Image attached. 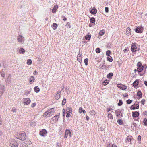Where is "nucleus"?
<instances>
[{
	"mask_svg": "<svg viewBox=\"0 0 147 147\" xmlns=\"http://www.w3.org/2000/svg\"><path fill=\"white\" fill-rule=\"evenodd\" d=\"M16 138L20 140L24 141L26 139V133L23 131L20 132L18 134L17 137Z\"/></svg>",
	"mask_w": 147,
	"mask_h": 147,
	"instance_id": "1",
	"label": "nucleus"
},
{
	"mask_svg": "<svg viewBox=\"0 0 147 147\" xmlns=\"http://www.w3.org/2000/svg\"><path fill=\"white\" fill-rule=\"evenodd\" d=\"M137 66L138 67L137 70L139 72H141L143 70L144 66H142V64L140 62L138 63Z\"/></svg>",
	"mask_w": 147,
	"mask_h": 147,
	"instance_id": "2",
	"label": "nucleus"
},
{
	"mask_svg": "<svg viewBox=\"0 0 147 147\" xmlns=\"http://www.w3.org/2000/svg\"><path fill=\"white\" fill-rule=\"evenodd\" d=\"M11 74H9L7 77V80H5L6 83V85L9 86L11 83Z\"/></svg>",
	"mask_w": 147,
	"mask_h": 147,
	"instance_id": "3",
	"label": "nucleus"
},
{
	"mask_svg": "<svg viewBox=\"0 0 147 147\" xmlns=\"http://www.w3.org/2000/svg\"><path fill=\"white\" fill-rule=\"evenodd\" d=\"M5 86L0 84V97H1L3 93L5 91Z\"/></svg>",
	"mask_w": 147,
	"mask_h": 147,
	"instance_id": "4",
	"label": "nucleus"
},
{
	"mask_svg": "<svg viewBox=\"0 0 147 147\" xmlns=\"http://www.w3.org/2000/svg\"><path fill=\"white\" fill-rule=\"evenodd\" d=\"M143 30V27L142 26H138L137 27L135 30L136 32L138 33H142Z\"/></svg>",
	"mask_w": 147,
	"mask_h": 147,
	"instance_id": "5",
	"label": "nucleus"
},
{
	"mask_svg": "<svg viewBox=\"0 0 147 147\" xmlns=\"http://www.w3.org/2000/svg\"><path fill=\"white\" fill-rule=\"evenodd\" d=\"M9 145L11 147H18L17 142L14 140H12L10 142Z\"/></svg>",
	"mask_w": 147,
	"mask_h": 147,
	"instance_id": "6",
	"label": "nucleus"
},
{
	"mask_svg": "<svg viewBox=\"0 0 147 147\" xmlns=\"http://www.w3.org/2000/svg\"><path fill=\"white\" fill-rule=\"evenodd\" d=\"M131 50L132 52L139 51V49H137L136 46L134 44H132L131 46Z\"/></svg>",
	"mask_w": 147,
	"mask_h": 147,
	"instance_id": "7",
	"label": "nucleus"
},
{
	"mask_svg": "<svg viewBox=\"0 0 147 147\" xmlns=\"http://www.w3.org/2000/svg\"><path fill=\"white\" fill-rule=\"evenodd\" d=\"M24 37L21 35H19L18 36L17 40L20 43H22V41L24 40Z\"/></svg>",
	"mask_w": 147,
	"mask_h": 147,
	"instance_id": "8",
	"label": "nucleus"
},
{
	"mask_svg": "<svg viewBox=\"0 0 147 147\" xmlns=\"http://www.w3.org/2000/svg\"><path fill=\"white\" fill-rule=\"evenodd\" d=\"M69 134V136L70 137H71V132L69 129H66L65 131V135L64 136V138H67Z\"/></svg>",
	"mask_w": 147,
	"mask_h": 147,
	"instance_id": "9",
	"label": "nucleus"
},
{
	"mask_svg": "<svg viewBox=\"0 0 147 147\" xmlns=\"http://www.w3.org/2000/svg\"><path fill=\"white\" fill-rule=\"evenodd\" d=\"M24 100L23 103L24 105H28L30 104L31 102V100L30 98H26L24 99Z\"/></svg>",
	"mask_w": 147,
	"mask_h": 147,
	"instance_id": "10",
	"label": "nucleus"
},
{
	"mask_svg": "<svg viewBox=\"0 0 147 147\" xmlns=\"http://www.w3.org/2000/svg\"><path fill=\"white\" fill-rule=\"evenodd\" d=\"M47 133V131L45 129H43L40 131L39 134L42 136H44Z\"/></svg>",
	"mask_w": 147,
	"mask_h": 147,
	"instance_id": "11",
	"label": "nucleus"
},
{
	"mask_svg": "<svg viewBox=\"0 0 147 147\" xmlns=\"http://www.w3.org/2000/svg\"><path fill=\"white\" fill-rule=\"evenodd\" d=\"M127 140L126 142H130V144H131V141L133 140V139L132 138L131 136H128L126 139Z\"/></svg>",
	"mask_w": 147,
	"mask_h": 147,
	"instance_id": "12",
	"label": "nucleus"
},
{
	"mask_svg": "<svg viewBox=\"0 0 147 147\" xmlns=\"http://www.w3.org/2000/svg\"><path fill=\"white\" fill-rule=\"evenodd\" d=\"M117 86L119 88H121V89L124 90L126 89L127 87L124 86H123L122 84H118L117 85Z\"/></svg>",
	"mask_w": 147,
	"mask_h": 147,
	"instance_id": "13",
	"label": "nucleus"
},
{
	"mask_svg": "<svg viewBox=\"0 0 147 147\" xmlns=\"http://www.w3.org/2000/svg\"><path fill=\"white\" fill-rule=\"evenodd\" d=\"M51 116V115H50L48 111L45 112L43 115V116L45 117H50Z\"/></svg>",
	"mask_w": 147,
	"mask_h": 147,
	"instance_id": "14",
	"label": "nucleus"
},
{
	"mask_svg": "<svg viewBox=\"0 0 147 147\" xmlns=\"http://www.w3.org/2000/svg\"><path fill=\"white\" fill-rule=\"evenodd\" d=\"M139 115V112L137 111L132 112V115L133 117H138Z\"/></svg>",
	"mask_w": 147,
	"mask_h": 147,
	"instance_id": "15",
	"label": "nucleus"
},
{
	"mask_svg": "<svg viewBox=\"0 0 147 147\" xmlns=\"http://www.w3.org/2000/svg\"><path fill=\"white\" fill-rule=\"evenodd\" d=\"M49 113V114L51 116L54 113V108H52L49 109L47 111Z\"/></svg>",
	"mask_w": 147,
	"mask_h": 147,
	"instance_id": "16",
	"label": "nucleus"
},
{
	"mask_svg": "<svg viewBox=\"0 0 147 147\" xmlns=\"http://www.w3.org/2000/svg\"><path fill=\"white\" fill-rule=\"evenodd\" d=\"M58 6L57 5H55L53 8L52 9V12L53 13H56V10L58 9Z\"/></svg>",
	"mask_w": 147,
	"mask_h": 147,
	"instance_id": "17",
	"label": "nucleus"
},
{
	"mask_svg": "<svg viewBox=\"0 0 147 147\" xmlns=\"http://www.w3.org/2000/svg\"><path fill=\"white\" fill-rule=\"evenodd\" d=\"M25 51L24 49L22 48H20L19 50V52L20 54H24Z\"/></svg>",
	"mask_w": 147,
	"mask_h": 147,
	"instance_id": "18",
	"label": "nucleus"
},
{
	"mask_svg": "<svg viewBox=\"0 0 147 147\" xmlns=\"http://www.w3.org/2000/svg\"><path fill=\"white\" fill-rule=\"evenodd\" d=\"M139 81L137 80H136L133 83V85L134 87L138 85Z\"/></svg>",
	"mask_w": 147,
	"mask_h": 147,
	"instance_id": "19",
	"label": "nucleus"
},
{
	"mask_svg": "<svg viewBox=\"0 0 147 147\" xmlns=\"http://www.w3.org/2000/svg\"><path fill=\"white\" fill-rule=\"evenodd\" d=\"M113 76V74L112 73H110L107 75V78L109 79H111L112 76Z\"/></svg>",
	"mask_w": 147,
	"mask_h": 147,
	"instance_id": "20",
	"label": "nucleus"
},
{
	"mask_svg": "<svg viewBox=\"0 0 147 147\" xmlns=\"http://www.w3.org/2000/svg\"><path fill=\"white\" fill-rule=\"evenodd\" d=\"M97 12V10L96 9H92L90 10V13L93 14H96Z\"/></svg>",
	"mask_w": 147,
	"mask_h": 147,
	"instance_id": "21",
	"label": "nucleus"
},
{
	"mask_svg": "<svg viewBox=\"0 0 147 147\" xmlns=\"http://www.w3.org/2000/svg\"><path fill=\"white\" fill-rule=\"evenodd\" d=\"M79 112L81 113L82 112H83V113H86V111L84 110H83L82 108L81 107H80L79 108Z\"/></svg>",
	"mask_w": 147,
	"mask_h": 147,
	"instance_id": "22",
	"label": "nucleus"
},
{
	"mask_svg": "<svg viewBox=\"0 0 147 147\" xmlns=\"http://www.w3.org/2000/svg\"><path fill=\"white\" fill-rule=\"evenodd\" d=\"M91 35H87L85 36V38L86 40H89L91 38Z\"/></svg>",
	"mask_w": 147,
	"mask_h": 147,
	"instance_id": "23",
	"label": "nucleus"
},
{
	"mask_svg": "<svg viewBox=\"0 0 147 147\" xmlns=\"http://www.w3.org/2000/svg\"><path fill=\"white\" fill-rule=\"evenodd\" d=\"M34 91L36 93H38L40 91V89L38 87V86H36L34 88Z\"/></svg>",
	"mask_w": 147,
	"mask_h": 147,
	"instance_id": "24",
	"label": "nucleus"
},
{
	"mask_svg": "<svg viewBox=\"0 0 147 147\" xmlns=\"http://www.w3.org/2000/svg\"><path fill=\"white\" fill-rule=\"evenodd\" d=\"M54 30H55L57 27V24L56 23H54L52 25Z\"/></svg>",
	"mask_w": 147,
	"mask_h": 147,
	"instance_id": "25",
	"label": "nucleus"
},
{
	"mask_svg": "<svg viewBox=\"0 0 147 147\" xmlns=\"http://www.w3.org/2000/svg\"><path fill=\"white\" fill-rule=\"evenodd\" d=\"M137 95L139 98H141L142 97V93L141 91H139L137 92Z\"/></svg>",
	"mask_w": 147,
	"mask_h": 147,
	"instance_id": "26",
	"label": "nucleus"
},
{
	"mask_svg": "<svg viewBox=\"0 0 147 147\" xmlns=\"http://www.w3.org/2000/svg\"><path fill=\"white\" fill-rule=\"evenodd\" d=\"M58 115H56L52 118V119L55 121L56 122L58 120Z\"/></svg>",
	"mask_w": 147,
	"mask_h": 147,
	"instance_id": "27",
	"label": "nucleus"
},
{
	"mask_svg": "<svg viewBox=\"0 0 147 147\" xmlns=\"http://www.w3.org/2000/svg\"><path fill=\"white\" fill-rule=\"evenodd\" d=\"M60 97V94L59 93H57L55 96V98L56 99H59Z\"/></svg>",
	"mask_w": 147,
	"mask_h": 147,
	"instance_id": "28",
	"label": "nucleus"
},
{
	"mask_svg": "<svg viewBox=\"0 0 147 147\" xmlns=\"http://www.w3.org/2000/svg\"><path fill=\"white\" fill-rule=\"evenodd\" d=\"M21 147H28V145L25 143L23 142L21 145Z\"/></svg>",
	"mask_w": 147,
	"mask_h": 147,
	"instance_id": "29",
	"label": "nucleus"
},
{
	"mask_svg": "<svg viewBox=\"0 0 147 147\" xmlns=\"http://www.w3.org/2000/svg\"><path fill=\"white\" fill-rule=\"evenodd\" d=\"M144 125L147 126V119L145 118L143 119Z\"/></svg>",
	"mask_w": 147,
	"mask_h": 147,
	"instance_id": "30",
	"label": "nucleus"
},
{
	"mask_svg": "<svg viewBox=\"0 0 147 147\" xmlns=\"http://www.w3.org/2000/svg\"><path fill=\"white\" fill-rule=\"evenodd\" d=\"M121 113L120 111H118L117 110L115 111V113L116 115V116L117 117H119L121 115L120 113Z\"/></svg>",
	"mask_w": 147,
	"mask_h": 147,
	"instance_id": "31",
	"label": "nucleus"
},
{
	"mask_svg": "<svg viewBox=\"0 0 147 147\" xmlns=\"http://www.w3.org/2000/svg\"><path fill=\"white\" fill-rule=\"evenodd\" d=\"M90 22L93 23H94L95 22V20L94 17H92L90 18Z\"/></svg>",
	"mask_w": 147,
	"mask_h": 147,
	"instance_id": "32",
	"label": "nucleus"
},
{
	"mask_svg": "<svg viewBox=\"0 0 147 147\" xmlns=\"http://www.w3.org/2000/svg\"><path fill=\"white\" fill-rule=\"evenodd\" d=\"M126 33L127 34H129L131 32V29L129 27H127L126 30Z\"/></svg>",
	"mask_w": 147,
	"mask_h": 147,
	"instance_id": "33",
	"label": "nucleus"
},
{
	"mask_svg": "<svg viewBox=\"0 0 147 147\" xmlns=\"http://www.w3.org/2000/svg\"><path fill=\"white\" fill-rule=\"evenodd\" d=\"M117 123L119 124L120 125H122L123 123V121L121 119H119L118 120Z\"/></svg>",
	"mask_w": 147,
	"mask_h": 147,
	"instance_id": "34",
	"label": "nucleus"
},
{
	"mask_svg": "<svg viewBox=\"0 0 147 147\" xmlns=\"http://www.w3.org/2000/svg\"><path fill=\"white\" fill-rule=\"evenodd\" d=\"M32 63V60L30 59H28L27 62V63L28 65H30Z\"/></svg>",
	"mask_w": 147,
	"mask_h": 147,
	"instance_id": "35",
	"label": "nucleus"
},
{
	"mask_svg": "<svg viewBox=\"0 0 147 147\" xmlns=\"http://www.w3.org/2000/svg\"><path fill=\"white\" fill-rule=\"evenodd\" d=\"M34 79H35L34 78V77L32 76L30 79V84L32 83V82H34L33 81L34 80Z\"/></svg>",
	"mask_w": 147,
	"mask_h": 147,
	"instance_id": "36",
	"label": "nucleus"
},
{
	"mask_svg": "<svg viewBox=\"0 0 147 147\" xmlns=\"http://www.w3.org/2000/svg\"><path fill=\"white\" fill-rule=\"evenodd\" d=\"M111 53V52L110 50H108L106 52V55L107 56H110L109 55Z\"/></svg>",
	"mask_w": 147,
	"mask_h": 147,
	"instance_id": "37",
	"label": "nucleus"
},
{
	"mask_svg": "<svg viewBox=\"0 0 147 147\" xmlns=\"http://www.w3.org/2000/svg\"><path fill=\"white\" fill-rule=\"evenodd\" d=\"M88 59L87 58H86L84 60V63L86 65H87L88 64Z\"/></svg>",
	"mask_w": 147,
	"mask_h": 147,
	"instance_id": "38",
	"label": "nucleus"
},
{
	"mask_svg": "<svg viewBox=\"0 0 147 147\" xmlns=\"http://www.w3.org/2000/svg\"><path fill=\"white\" fill-rule=\"evenodd\" d=\"M66 113L71 112V113L72 110L71 108L68 107L66 109Z\"/></svg>",
	"mask_w": 147,
	"mask_h": 147,
	"instance_id": "39",
	"label": "nucleus"
},
{
	"mask_svg": "<svg viewBox=\"0 0 147 147\" xmlns=\"http://www.w3.org/2000/svg\"><path fill=\"white\" fill-rule=\"evenodd\" d=\"M136 124L135 123L133 122L132 123V124L131 125V127L133 129H134V127H136Z\"/></svg>",
	"mask_w": 147,
	"mask_h": 147,
	"instance_id": "40",
	"label": "nucleus"
},
{
	"mask_svg": "<svg viewBox=\"0 0 147 147\" xmlns=\"http://www.w3.org/2000/svg\"><path fill=\"white\" fill-rule=\"evenodd\" d=\"M108 118L110 119H113V116L112 115L111 113L108 114Z\"/></svg>",
	"mask_w": 147,
	"mask_h": 147,
	"instance_id": "41",
	"label": "nucleus"
},
{
	"mask_svg": "<svg viewBox=\"0 0 147 147\" xmlns=\"http://www.w3.org/2000/svg\"><path fill=\"white\" fill-rule=\"evenodd\" d=\"M109 56L110 57H107V60L110 62H112L113 61V59L111 56Z\"/></svg>",
	"mask_w": 147,
	"mask_h": 147,
	"instance_id": "42",
	"label": "nucleus"
},
{
	"mask_svg": "<svg viewBox=\"0 0 147 147\" xmlns=\"http://www.w3.org/2000/svg\"><path fill=\"white\" fill-rule=\"evenodd\" d=\"M96 52L98 53H100V49L99 48H97L96 49Z\"/></svg>",
	"mask_w": 147,
	"mask_h": 147,
	"instance_id": "43",
	"label": "nucleus"
},
{
	"mask_svg": "<svg viewBox=\"0 0 147 147\" xmlns=\"http://www.w3.org/2000/svg\"><path fill=\"white\" fill-rule=\"evenodd\" d=\"M135 105H133L130 107V109L131 110H134L136 109L135 107L134 106Z\"/></svg>",
	"mask_w": 147,
	"mask_h": 147,
	"instance_id": "44",
	"label": "nucleus"
},
{
	"mask_svg": "<svg viewBox=\"0 0 147 147\" xmlns=\"http://www.w3.org/2000/svg\"><path fill=\"white\" fill-rule=\"evenodd\" d=\"M109 81V80H105L103 82V84H104L105 85L107 84H108Z\"/></svg>",
	"mask_w": 147,
	"mask_h": 147,
	"instance_id": "45",
	"label": "nucleus"
},
{
	"mask_svg": "<svg viewBox=\"0 0 147 147\" xmlns=\"http://www.w3.org/2000/svg\"><path fill=\"white\" fill-rule=\"evenodd\" d=\"M122 104L123 102L121 100H119V102L118 103V105L119 106H120L122 105Z\"/></svg>",
	"mask_w": 147,
	"mask_h": 147,
	"instance_id": "46",
	"label": "nucleus"
},
{
	"mask_svg": "<svg viewBox=\"0 0 147 147\" xmlns=\"http://www.w3.org/2000/svg\"><path fill=\"white\" fill-rule=\"evenodd\" d=\"M66 102V99L64 98L62 101V105H64L65 104Z\"/></svg>",
	"mask_w": 147,
	"mask_h": 147,
	"instance_id": "47",
	"label": "nucleus"
},
{
	"mask_svg": "<svg viewBox=\"0 0 147 147\" xmlns=\"http://www.w3.org/2000/svg\"><path fill=\"white\" fill-rule=\"evenodd\" d=\"M71 114V113L69 112V113H67V115L66 117H69Z\"/></svg>",
	"mask_w": 147,
	"mask_h": 147,
	"instance_id": "48",
	"label": "nucleus"
},
{
	"mask_svg": "<svg viewBox=\"0 0 147 147\" xmlns=\"http://www.w3.org/2000/svg\"><path fill=\"white\" fill-rule=\"evenodd\" d=\"M67 27H69V28H70L71 27V26L69 22H67L66 25Z\"/></svg>",
	"mask_w": 147,
	"mask_h": 147,
	"instance_id": "49",
	"label": "nucleus"
},
{
	"mask_svg": "<svg viewBox=\"0 0 147 147\" xmlns=\"http://www.w3.org/2000/svg\"><path fill=\"white\" fill-rule=\"evenodd\" d=\"M132 102V100L130 99H128L127 100V103L128 104H130Z\"/></svg>",
	"mask_w": 147,
	"mask_h": 147,
	"instance_id": "50",
	"label": "nucleus"
},
{
	"mask_svg": "<svg viewBox=\"0 0 147 147\" xmlns=\"http://www.w3.org/2000/svg\"><path fill=\"white\" fill-rule=\"evenodd\" d=\"M134 105H135L134 106L135 107L136 109H137L139 108V105L138 104L135 103Z\"/></svg>",
	"mask_w": 147,
	"mask_h": 147,
	"instance_id": "51",
	"label": "nucleus"
},
{
	"mask_svg": "<svg viewBox=\"0 0 147 147\" xmlns=\"http://www.w3.org/2000/svg\"><path fill=\"white\" fill-rule=\"evenodd\" d=\"M145 102V100L143 99L140 102L142 104L144 105Z\"/></svg>",
	"mask_w": 147,
	"mask_h": 147,
	"instance_id": "52",
	"label": "nucleus"
},
{
	"mask_svg": "<svg viewBox=\"0 0 147 147\" xmlns=\"http://www.w3.org/2000/svg\"><path fill=\"white\" fill-rule=\"evenodd\" d=\"M25 94L26 95H27L28 94H29L30 93V91H29L27 90H26L25 91Z\"/></svg>",
	"mask_w": 147,
	"mask_h": 147,
	"instance_id": "53",
	"label": "nucleus"
},
{
	"mask_svg": "<svg viewBox=\"0 0 147 147\" xmlns=\"http://www.w3.org/2000/svg\"><path fill=\"white\" fill-rule=\"evenodd\" d=\"M105 11L107 13L108 12H109V8L108 7H105Z\"/></svg>",
	"mask_w": 147,
	"mask_h": 147,
	"instance_id": "54",
	"label": "nucleus"
},
{
	"mask_svg": "<svg viewBox=\"0 0 147 147\" xmlns=\"http://www.w3.org/2000/svg\"><path fill=\"white\" fill-rule=\"evenodd\" d=\"M1 76L3 77H4L5 76V74L4 72H2L1 73Z\"/></svg>",
	"mask_w": 147,
	"mask_h": 147,
	"instance_id": "55",
	"label": "nucleus"
},
{
	"mask_svg": "<svg viewBox=\"0 0 147 147\" xmlns=\"http://www.w3.org/2000/svg\"><path fill=\"white\" fill-rule=\"evenodd\" d=\"M141 139V136L140 135L138 136V141H140Z\"/></svg>",
	"mask_w": 147,
	"mask_h": 147,
	"instance_id": "56",
	"label": "nucleus"
},
{
	"mask_svg": "<svg viewBox=\"0 0 147 147\" xmlns=\"http://www.w3.org/2000/svg\"><path fill=\"white\" fill-rule=\"evenodd\" d=\"M104 33L103 32V31H101L100 33L99 34L100 35L102 36L104 35Z\"/></svg>",
	"mask_w": 147,
	"mask_h": 147,
	"instance_id": "57",
	"label": "nucleus"
},
{
	"mask_svg": "<svg viewBox=\"0 0 147 147\" xmlns=\"http://www.w3.org/2000/svg\"><path fill=\"white\" fill-rule=\"evenodd\" d=\"M2 123V119L1 118V117L0 116V125H1Z\"/></svg>",
	"mask_w": 147,
	"mask_h": 147,
	"instance_id": "58",
	"label": "nucleus"
},
{
	"mask_svg": "<svg viewBox=\"0 0 147 147\" xmlns=\"http://www.w3.org/2000/svg\"><path fill=\"white\" fill-rule=\"evenodd\" d=\"M16 111V109L15 107L13 108L11 110L12 112L13 113L15 112Z\"/></svg>",
	"mask_w": 147,
	"mask_h": 147,
	"instance_id": "59",
	"label": "nucleus"
},
{
	"mask_svg": "<svg viewBox=\"0 0 147 147\" xmlns=\"http://www.w3.org/2000/svg\"><path fill=\"white\" fill-rule=\"evenodd\" d=\"M62 17L63 18V20L64 21H66L67 20V18L64 16H62Z\"/></svg>",
	"mask_w": 147,
	"mask_h": 147,
	"instance_id": "60",
	"label": "nucleus"
},
{
	"mask_svg": "<svg viewBox=\"0 0 147 147\" xmlns=\"http://www.w3.org/2000/svg\"><path fill=\"white\" fill-rule=\"evenodd\" d=\"M36 105V104L35 103H33L31 105V107L32 108H33Z\"/></svg>",
	"mask_w": 147,
	"mask_h": 147,
	"instance_id": "61",
	"label": "nucleus"
},
{
	"mask_svg": "<svg viewBox=\"0 0 147 147\" xmlns=\"http://www.w3.org/2000/svg\"><path fill=\"white\" fill-rule=\"evenodd\" d=\"M123 96L124 97H127L128 96V94L127 93H125V94H124L123 95Z\"/></svg>",
	"mask_w": 147,
	"mask_h": 147,
	"instance_id": "62",
	"label": "nucleus"
},
{
	"mask_svg": "<svg viewBox=\"0 0 147 147\" xmlns=\"http://www.w3.org/2000/svg\"><path fill=\"white\" fill-rule=\"evenodd\" d=\"M143 114L144 115H147V112L146 111H144L143 113Z\"/></svg>",
	"mask_w": 147,
	"mask_h": 147,
	"instance_id": "63",
	"label": "nucleus"
},
{
	"mask_svg": "<svg viewBox=\"0 0 147 147\" xmlns=\"http://www.w3.org/2000/svg\"><path fill=\"white\" fill-rule=\"evenodd\" d=\"M56 147H60V145L59 143H57Z\"/></svg>",
	"mask_w": 147,
	"mask_h": 147,
	"instance_id": "64",
	"label": "nucleus"
}]
</instances>
